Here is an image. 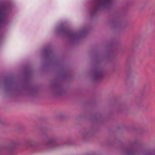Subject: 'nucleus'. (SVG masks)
I'll return each instance as SVG.
<instances>
[{"label": "nucleus", "mask_w": 155, "mask_h": 155, "mask_svg": "<svg viewBox=\"0 0 155 155\" xmlns=\"http://www.w3.org/2000/svg\"><path fill=\"white\" fill-rule=\"evenodd\" d=\"M112 1V0H97L96 1V4L98 8L100 7L108 4Z\"/></svg>", "instance_id": "1"}, {"label": "nucleus", "mask_w": 155, "mask_h": 155, "mask_svg": "<svg viewBox=\"0 0 155 155\" xmlns=\"http://www.w3.org/2000/svg\"><path fill=\"white\" fill-rule=\"evenodd\" d=\"M102 77V74L101 71L97 70L94 71V77L95 79L98 80Z\"/></svg>", "instance_id": "2"}, {"label": "nucleus", "mask_w": 155, "mask_h": 155, "mask_svg": "<svg viewBox=\"0 0 155 155\" xmlns=\"http://www.w3.org/2000/svg\"><path fill=\"white\" fill-rule=\"evenodd\" d=\"M56 141V140L55 139H51L46 143L45 144L47 145L52 146L55 144Z\"/></svg>", "instance_id": "3"}, {"label": "nucleus", "mask_w": 155, "mask_h": 155, "mask_svg": "<svg viewBox=\"0 0 155 155\" xmlns=\"http://www.w3.org/2000/svg\"><path fill=\"white\" fill-rule=\"evenodd\" d=\"M78 37L77 34H73L72 35V38H75Z\"/></svg>", "instance_id": "4"}, {"label": "nucleus", "mask_w": 155, "mask_h": 155, "mask_svg": "<svg viewBox=\"0 0 155 155\" xmlns=\"http://www.w3.org/2000/svg\"><path fill=\"white\" fill-rule=\"evenodd\" d=\"M3 15H0V17H1V18H2L3 17Z\"/></svg>", "instance_id": "5"}]
</instances>
